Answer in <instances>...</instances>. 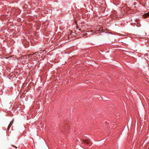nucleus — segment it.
Here are the masks:
<instances>
[{
	"label": "nucleus",
	"instance_id": "f03ea898",
	"mask_svg": "<svg viewBox=\"0 0 149 149\" xmlns=\"http://www.w3.org/2000/svg\"><path fill=\"white\" fill-rule=\"evenodd\" d=\"M14 120H12L11 121L10 123L9 124V125L8 128H7V130H9L10 127L12 125L13 123Z\"/></svg>",
	"mask_w": 149,
	"mask_h": 149
},
{
	"label": "nucleus",
	"instance_id": "7ed1b4c3",
	"mask_svg": "<svg viewBox=\"0 0 149 149\" xmlns=\"http://www.w3.org/2000/svg\"><path fill=\"white\" fill-rule=\"evenodd\" d=\"M148 16H149V12L144 14L143 15V17L144 18H146Z\"/></svg>",
	"mask_w": 149,
	"mask_h": 149
},
{
	"label": "nucleus",
	"instance_id": "20e7f679",
	"mask_svg": "<svg viewBox=\"0 0 149 149\" xmlns=\"http://www.w3.org/2000/svg\"><path fill=\"white\" fill-rule=\"evenodd\" d=\"M13 147H15V148H17V147H16V146H13Z\"/></svg>",
	"mask_w": 149,
	"mask_h": 149
},
{
	"label": "nucleus",
	"instance_id": "f257e3e1",
	"mask_svg": "<svg viewBox=\"0 0 149 149\" xmlns=\"http://www.w3.org/2000/svg\"><path fill=\"white\" fill-rule=\"evenodd\" d=\"M83 143L88 146H91L92 144V143L91 141L88 139H86L85 140H83Z\"/></svg>",
	"mask_w": 149,
	"mask_h": 149
}]
</instances>
